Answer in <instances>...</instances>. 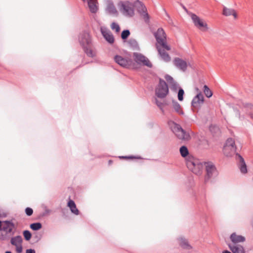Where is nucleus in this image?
<instances>
[{"label": "nucleus", "instance_id": "f257e3e1", "mask_svg": "<svg viewBox=\"0 0 253 253\" xmlns=\"http://www.w3.org/2000/svg\"><path fill=\"white\" fill-rule=\"evenodd\" d=\"M79 41L87 56L94 57L96 56V53L90 48L91 39L88 32L83 31L79 36Z\"/></svg>", "mask_w": 253, "mask_h": 253}, {"label": "nucleus", "instance_id": "f03ea898", "mask_svg": "<svg viewBox=\"0 0 253 253\" xmlns=\"http://www.w3.org/2000/svg\"><path fill=\"white\" fill-rule=\"evenodd\" d=\"M169 125L171 130L179 139L187 141L191 139L189 133L183 129L179 124L171 121L169 122Z\"/></svg>", "mask_w": 253, "mask_h": 253}, {"label": "nucleus", "instance_id": "7ed1b4c3", "mask_svg": "<svg viewBox=\"0 0 253 253\" xmlns=\"http://www.w3.org/2000/svg\"><path fill=\"white\" fill-rule=\"evenodd\" d=\"M204 163L193 157H189L186 159V166L188 169L196 175H200L202 173Z\"/></svg>", "mask_w": 253, "mask_h": 253}, {"label": "nucleus", "instance_id": "20e7f679", "mask_svg": "<svg viewBox=\"0 0 253 253\" xmlns=\"http://www.w3.org/2000/svg\"><path fill=\"white\" fill-rule=\"evenodd\" d=\"M206 169V175L204 181L207 183L211 178H214L218 174V171L215 165L211 162H204Z\"/></svg>", "mask_w": 253, "mask_h": 253}, {"label": "nucleus", "instance_id": "39448f33", "mask_svg": "<svg viewBox=\"0 0 253 253\" xmlns=\"http://www.w3.org/2000/svg\"><path fill=\"white\" fill-rule=\"evenodd\" d=\"M237 147L235 141L232 138H228L223 146V153L227 157H231L234 154L236 155Z\"/></svg>", "mask_w": 253, "mask_h": 253}, {"label": "nucleus", "instance_id": "423d86ee", "mask_svg": "<svg viewBox=\"0 0 253 253\" xmlns=\"http://www.w3.org/2000/svg\"><path fill=\"white\" fill-rule=\"evenodd\" d=\"M169 87L167 83L160 78L159 84L155 89V94L160 98H164L169 93Z\"/></svg>", "mask_w": 253, "mask_h": 253}, {"label": "nucleus", "instance_id": "0eeeda50", "mask_svg": "<svg viewBox=\"0 0 253 253\" xmlns=\"http://www.w3.org/2000/svg\"><path fill=\"white\" fill-rule=\"evenodd\" d=\"M134 61L138 64L141 66H146L149 68L153 67L149 59L141 53L134 52L132 54Z\"/></svg>", "mask_w": 253, "mask_h": 253}, {"label": "nucleus", "instance_id": "6e6552de", "mask_svg": "<svg viewBox=\"0 0 253 253\" xmlns=\"http://www.w3.org/2000/svg\"><path fill=\"white\" fill-rule=\"evenodd\" d=\"M134 6L136 7L138 12L143 17L144 22L147 24H149L150 22V16L147 12L146 6L142 2L137 0L134 2Z\"/></svg>", "mask_w": 253, "mask_h": 253}, {"label": "nucleus", "instance_id": "1a4fd4ad", "mask_svg": "<svg viewBox=\"0 0 253 253\" xmlns=\"http://www.w3.org/2000/svg\"><path fill=\"white\" fill-rule=\"evenodd\" d=\"M118 5L120 7V10L123 11L124 15L129 17H132L134 15V9L129 1L123 2L121 1Z\"/></svg>", "mask_w": 253, "mask_h": 253}, {"label": "nucleus", "instance_id": "9d476101", "mask_svg": "<svg viewBox=\"0 0 253 253\" xmlns=\"http://www.w3.org/2000/svg\"><path fill=\"white\" fill-rule=\"evenodd\" d=\"M204 97L201 92H199L194 97L191 101V106L194 110L198 111L204 103Z\"/></svg>", "mask_w": 253, "mask_h": 253}, {"label": "nucleus", "instance_id": "9b49d317", "mask_svg": "<svg viewBox=\"0 0 253 253\" xmlns=\"http://www.w3.org/2000/svg\"><path fill=\"white\" fill-rule=\"evenodd\" d=\"M114 61L121 66L128 68L132 64L133 61L129 58H125L119 55H116L114 58Z\"/></svg>", "mask_w": 253, "mask_h": 253}, {"label": "nucleus", "instance_id": "f8f14e48", "mask_svg": "<svg viewBox=\"0 0 253 253\" xmlns=\"http://www.w3.org/2000/svg\"><path fill=\"white\" fill-rule=\"evenodd\" d=\"M191 19L197 28L203 31L208 30V27L207 23L204 22L195 14L192 13L191 14Z\"/></svg>", "mask_w": 253, "mask_h": 253}, {"label": "nucleus", "instance_id": "ddd939ff", "mask_svg": "<svg viewBox=\"0 0 253 253\" xmlns=\"http://www.w3.org/2000/svg\"><path fill=\"white\" fill-rule=\"evenodd\" d=\"M235 159L241 173L243 174L246 173L247 172V165L243 157L238 153H236Z\"/></svg>", "mask_w": 253, "mask_h": 253}, {"label": "nucleus", "instance_id": "4468645a", "mask_svg": "<svg viewBox=\"0 0 253 253\" xmlns=\"http://www.w3.org/2000/svg\"><path fill=\"white\" fill-rule=\"evenodd\" d=\"M173 65L179 70L185 72L187 68V62L179 57H175L173 60Z\"/></svg>", "mask_w": 253, "mask_h": 253}, {"label": "nucleus", "instance_id": "2eb2a0df", "mask_svg": "<svg viewBox=\"0 0 253 253\" xmlns=\"http://www.w3.org/2000/svg\"><path fill=\"white\" fill-rule=\"evenodd\" d=\"M165 79L169 84L170 89L174 92L176 91L177 89L179 88V86L178 83L175 81H174L173 78L171 76L168 74H166L165 76Z\"/></svg>", "mask_w": 253, "mask_h": 253}, {"label": "nucleus", "instance_id": "dca6fc26", "mask_svg": "<svg viewBox=\"0 0 253 253\" xmlns=\"http://www.w3.org/2000/svg\"><path fill=\"white\" fill-rule=\"evenodd\" d=\"M2 222L4 225L1 226V231H5L7 234L11 233L15 227L14 223L11 220H4Z\"/></svg>", "mask_w": 253, "mask_h": 253}, {"label": "nucleus", "instance_id": "f3484780", "mask_svg": "<svg viewBox=\"0 0 253 253\" xmlns=\"http://www.w3.org/2000/svg\"><path fill=\"white\" fill-rule=\"evenodd\" d=\"M101 33L105 40L110 44H113L114 42L115 39L113 35L109 30H103L101 29Z\"/></svg>", "mask_w": 253, "mask_h": 253}, {"label": "nucleus", "instance_id": "a211bd4d", "mask_svg": "<svg viewBox=\"0 0 253 253\" xmlns=\"http://www.w3.org/2000/svg\"><path fill=\"white\" fill-rule=\"evenodd\" d=\"M156 46L158 51V48H163V50H164L165 49L167 50H170L171 49L170 46L169 45H168L167 43V39L160 40V41H157Z\"/></svg>", "mask_w": 253, "mask_h": 253}, {"label": "nucleus", "instance_id": "6ab92c4d", "mask_svg": "<svg viewBox=\"0 0 253 253\" xmlns=\"http://www.w3.org/2000/svg\"><path fill=\"white\" fill-rule=\"evenodd\" d=\"M153 35L156 42L160 40L167 39L166 34L162 28H158L156 32H154Z\"/></svg>", "mask_w": 253, "mask_h": 253}, {"label": "nucleus", "instance_id": "aec40b11", "mask_svg": "<svg viewBox=\"0 0 253 253\" xmlns=\"http://www.w3.org/2000/svg\"><path fill=\"white\" fill-rule=\"evenodd\" d=\"M230 239L234 244L244 242L246 240L245 237L242 235H238L236 233H233L230 236Z\"/></svg>", "mask_w": 253, "mask_h": 253}, {"label": "nucleus", "instance_id": "412c9836", "mask_svg": "<svg viewBox=\"0 0 253 253\" xmlns=\"http://www.w3.org/2000/svg\"><path fill=\"white\" fill-rule=\"evenodd\" d=\"M180 246L184 250L189 251L192 247L189 244L187 239L184 237H180L178 239Z\"/></svg>", "mask_w": 253, "mask_h": 253}, {"label": "nucleus", "instance_id": "4be33fe9", "mask_svg": "<svg viewBox=\"0 0 253 253\" xmlns=\"http://www.w3.org/2000/svg\"><path fill=\"white\" fill-rule=\"evenodd\" d=\"M68 207L70 208L71 212L76 215L80 214V211L77 209L75 202L72 200H70L67 203Z\"/></svg>", "mask_w": 253, "mask_h": 253}, {"label": "nucleus", "instance_id": "5701e85b", "mask_svg": "<svg viewBox=\"0 0 253 253\" xmlns=\"http://www.w3.org/2000/svg\"><path fill=\"white\" fill-rule=\"evenodd\" d=\"M127 43L130 48L133 50L139 51L140 50L138 43L134 39H129L127 41Z\"/></svg>", "mask_w": 253, "mask_h": 253}, {"label": "nucleus", "instance_id": "b1692460", "mask_svg": "<svg viewBox=\"0 0 253 253\" xmlns=\"http://www.w3.org/2000/svg\"><path fill=\"white\" fill-rule=\"evenodd\" d=\"M106 12L110 15H117L118 13L113 2H109L106 8Z\"/></svg>", "mask_w": 253, "mask_h": 253}, {"label": "nucleus", "instance_id": "393cba45", "mask_svg": "<svg viewBox=\"0 0 253 253\" xmlns=\"http://www.w3.org/2000/svg\"><path fill=\"white\" fill-rule=\"evenodd\" d=\"M209 129L212 135L214 137H218L221 134V131L218 126L211 125L210 126Z\"/></svg>", "mask_w": 253, "mask_h": 253}, {"label": "nucleus", "instance_id": "a878e982", "mask_svg": "<svg viewBox=\"0 0 253 253\" xmlns=\"http://www.w3.org/2000/svg\"><path fill=\"white\" fill-rule=\"evenodd\" d=\"M223 15L225 16L233 15L235 18L237 17V14L235 10L232 8H228L225 6H223Z\"/></svg>", "mask_w": 253, "mask_h": 253}, {"label": "nucleus", "instance_id": "bb28decb", "mask_svg": "<svg viewBox=\"0 0 253 253\" xmlns=\"http://www.w3.org/2000/svg\"><path fill=\"white\" fill-rule=\"evenodd\" d=\"M158 53L160 57L166 62H169L170 61L171 58L169 54L162 49L158 48Z\"/></svg>", "mask_w": 253, "mask_h": 253}, {"label": "nucleus", "instance_id": "cd10ccee", "mask_svg": "<svg viewBox=\"0 0 253 253\" xmlns=\"http://www.w3.org/2000/svg\"><path fill=\"white\" fill-rule=\"evenodd\" d=\"M87 4L90 12L95 13L98 10L95 2L93 0H87Z\"/></svg>", "mask_w": 253, "mask_h": 253}, {"label": "nucleus", "instance_id": "c85d7f7f", "mask_svg": "<svg viewBox=\"0 0 253 253\" xmlns=\"http://www.w3.org/2000/svg\"><path fill=\"white\" fill-rule=\"evenodd\" d=\"M172 106L174 111L180 115H183L184 112L181 110V106L176 100H172Z\"/></svg>", "mask_w": 253, "mask_h": 253}, {"label": "nucleus", "instance_id": "c756f323", "mask_svg": "<svg viewBox=\"0 0 253 253\" xmlns=\"http://www.w3.org/2000/svg\"><path fill=\"white\" fill-rule=\"evenodd\" d=\"M23 242L22 238L20 235H17L11 238L10 243L11 245L17 246V245L22 244Z\"/></svg>", "mask_w": 253, "mask_h": 253}, {"label": "nucleus", "instance_id": "7c9ffc66", "mask_svg": "<svg viewBox=\"0 0 253 253\" xmlns=\"http://www.w3.org/2000/svg\"><path fill=\"white\" fill-rule=\"evenodd\" d=\"M228 247L233 253H245L244 248L242 246L239 247L236 246L228 245Z\"/></svg>", "mask_w": 253, "mask_h": 253}, {"label": "nucleus", "instance_id": "2f4dec72", "mask_svg": "<svg viewBox=\"0 0 253 253\" xmlns=\"http://www.w3.org/2000/svg\"><path fill=\"white\" fill-rule=\"evenodd\" d=\"M179 152L181 156L183 158H186V157H188L189 153V150L187 147L185 145H183L180 147Z\"/></svg>", "mask_w": 253, "mask_h": 253}, {"label": "nucleus", "instance_id": "473e14b6", "mask_svg": "<svg viewBox=\"0 0 253 253\" xmlns=\"http://www.w3.org/2000/svg\"><path fill=\"white\" fill-rule=\"evenodd\" d=\"M30 228L34 231H38L42 228V224L41 222H34L30 225Z\"/></svg>", "mask_w": 253, "mask_h": 253}, {"label": "nucleus", "instance_id": "72a5a7b5", "mask_svg": "<svg viewBox=\"0 0 253 253\" xmlns=\"http://www.w3.org/2000/svg\"><path fill=\"white\" fill-rule=\"evenodd\" d=\"M130 34V32L129 30L126 29V30H123L121 33L122 39L124 41H125L128 38V37L129 36Z\"/></svg>", "mask_w": 253, "mask_h": 253}, {"label": "nucleus", "instance_id": "f704fd0d", "mask_svg": "<svg viewBox=\"0 0 253 253\" xmlns=\"http://www.w3.org/2000/svg\"><path fill=\"white\" fill-rule=\"evenodd\" d=\"M204 92L208 98H210L212 95V92L207 85L204 86Z\"/></svg>", "mask_w": 253, "mask_h": 253}, {"label": "nucleus", "instance_id": "c9c22d12", "mask_svg": "<svg viewBox=\"0 0 253 253\" xmlns=\"http://www.w3.org/2000/svg\"><path fill=\"white\" fill-rule=\"evenodd\" d=\"M184 91L183 88L179 87L178 90L177 98L179 101H182L184 99Z\"/></svg>", "mask_w": 253, "mask_h": 253}, {"label": "nucleus", "instance_id": "e433bc0d", "mask_svg": "<svg viewBox=\"0 0 253 253\" xmlns=\"http://www.w3.org/2000/svg\"><path fill=\"white\" fill-rule=\"evenodd\" d=\"M23 235L24 239L27 241H29L32 238V233L28 230H24L23 231Z\"/></svg>", "mask_w": 253, "mask_h": 253}, {"label": "nucleus", "instance_id": "4c0bfd02", "mask_svg": "<svg viewBox=\"0 0 253 253\" xmlns=\"http://www.w3.org/2000/svg\"><path fill=\"white\" fill-rule=\"evenodd\" d=\"M111 28L113 30L115 31L116 33H119L120 31V27L119 25L116 22H113L111 24Z\"/></svg>", "mask_w": 253, "mask_h": 253}, {"label": "nucleus", "instance_id": "58836bf2", "mask_svg": "<svg viewBox=\"0 0 253 253\" xmlns=\"http://www.w3.org/2000/svg\"><path fill=\"white\" fill-rule=\"evenodd\" d=\"M119 158L120 159H142V158L140 156H120Z\"/></svg>", "mask_w": 253, "mask_h": 253}, {"label": "nucleus", "instance_id": "ea45409f", "mask_svg": "<svg viewBox=\"0 0 253 253\" xmlns=\"http://www.w3.org/2000/svg\"><path fill=\"white\" fill-rule=\"evenodd\" d=\"M26 214L28 216H31L33 213V210L31 208L27 207L25 210Z\"/></svg>", "mask_w": 253, "mask_h": 253}, {"label": "nucleus", "instance_id": "a19ab883", "mask_svg": "<svg viewBox=\"0 0 253 253\" xmlns=\"http://www.w3.org/2000/svg\"><path fill=\"white\" fill-rule=\"evenodd\" d=\"M155 103L157 105V106L163 112V103L159 101L157 98L155 99Z\"/></svg>", "mask_w": 253, "mask_h": 253}, {"label": "nucleus", "instance_id": "79ce46f5", "mask_svg": "<svg viewBox=\"0 0 253 253\" xmlns=\"http://www.w3.org/2000/svg\"><path fill=\"white\" fill-rule=\"evenodd\" d=\"M16 247V251L17 253H21L22 252L23 248L22 244L17 245Z\"/></svg>", "mask_w": 253, "mask_h": 253}, {"label": "nucleus", "instance_id": "37998d69", "mask_svg": "<svg viewBox=\"0 0 253 253\" xmlns=\"http://www.w3.org/2000/svg\"><path fill=\"white\" fill-rule=\"evenodd\" d=\"M245 107H246L248 109V111L250 112H253V105L251 103H247L245 105Z\"/></svg>", "mask_w": 253, "mask_h": 253}, {"label": "nucleus", "instance_id": "c03bdc74", "mask_svg": "<svg viewBox=\"0 0 253 253\" xmlns=\"http://www.w3.org/2000/svg\"><path fill=\"white\" fill-rule=\"evenodd\" d=\"M233 108L236 116L238 117L239 119H241L240 113L238 108L235 107H233Z\"/></svg>", "mask_w": 253, "mask_h": 253}, {"label": "nucleus", "instance_id": "a18cd8bd", "mask_svg": "<svg viewBox=\"0 0 253 253\" xmlns=\"http://www.w3.org/2000/svg\"><path fill=\"white\" fill-rule=\"evenodd\" d=\"M50 212V210L48 209H46L45 211L42 213V216H45L48 215Z\"/></svg>", "mask_w": 253, "mask_h": 253}, {"label": "nucleus", "instance_id": "49530a36", "mask_svg": "<svg viewBox=\"0 0 253 253\" xmlns=\"http://www.w3.org/2000/svg\"><path fill=\"white\" fill-rule=\"evenodd\" d=\"M26 253H36V251L33 249H28L26 250Z\"/></svg>", "mask_w": 253, "mask_h": 253}, {"label": "nucleus", "instance_id": "de8ad7c7", "mask_svg": "<svg viewBox=\"0 0 253 253\" xmlns=\"http://www.w3.org/2000/svg\"><path fill=\"white\" fill-rule=\"evenodd\" d=\"M248 115L250 117V118L253 120V112H249Z\"/></svg>", "mask_w": 253, "mask_h": 253}, {"label": "nucleus", "instance_id": "09e8293b", "mask_svg": "<svg viewBox=\"0 0 253 253\" xmlns=\"http://www.w3.org/2000/svg\"><path fill=\"white\" fill-rule=\"evenodd\" d=\"M222 253H232L228 250H224L222 252Z\"/></svg>", "mask_w": 253, "mask_h": 253}, {"label": "nucleus", "instance_id": "8fccbe9b", "mask_svg": "<svg viewBox=\"0 0 253 253\" xmlns=\"http://www.w3.org/2000/svg\"><path fill=\"white\" fill-rule=\"evenodd\" d=\"M2 223H3L2 221L0 220V231H1V226H2Z\"/></svg>", "mask_w": 253, "mask_h": 253}, {"label": "nucleus", "instance_id": "3c124183", "mask_svg": "<svg viewBox=\"0 0 253 253\" xmlns=\"http://www.w3.org/2000/svg\"><path fill=\"white\" fill-rule=\"evenodd\" d=\"M112 163H113V161L112 160H109L108 161V164L109 165H111L112 164Z\"/></svg>", "mask_w": 253, "mask_h": 253}, {"label": "nucleus", "instance_id": "603ef678", "mask_svg": "<svg viewBox=\"0 0 253 253\" xmlns=\"http://www.w3.org/2000/svg\"><path fill=\"white\" fill-rule=\"evenodd\" d=\"M182 6L183 7V8L185 10V11H187V9L186 8V7L183 5H182Z\"/></svg>", "mask_w": 253, "mask_h": 253}, {"label": "nucleus", "instance_id": "864d4df0", "mask_svg": "<svg viewBox=\"0 0 253 253\" xmlns=\"http://www.w3.org/2000/svg\"><path fill=\"white\" fill-rule=\"evenodd\" d=\"M3 239V235L2 234H0V239Z\"/></svg>", "mask_w": 253, "mask_h": 253}, {"label": "nucleus", "instance_id": "5fc2aeb1", "mask_svg": "<svg viewBox=\"0 0 253 253\" xmlns=\"http://www.w3.org/2000/svg\"><path fill=\"white\" fill-rule=\"evenodd\" d=\"M5 253H12L11 251H7L5 252Z\"/></svg>", "mask_w": 253, "mask_h": 253}, {"label": "nucleus", "instance_id": "6e6d98bb", "mask_svg": "<svg viewBox=\"0 0 253 253\" xmlns=\"http://www.w3.org/2000/svg\"><path fill=\"white\" fill-rule=\"evenodd\" d=\"M166 15H167V16L169 18V15L167 12H166Z\"/></svg>", "mask_w": 253, "mask_h": 253}, {"label": "nucleus", "instance_id": "4d7b16f0", "mask_svg": "<svg viewBox=\"0 0 253 253\" xmlns=\"http://www.w3.org/2000/svg\"><path fill=\"white\" fill-rule=\"evenodd\" d=\"M196 90H197V91H198V90H199V89H198V88H196Z\"/></svg>", "mask_w": 253, "mask_h": 253}, {"label": "nucleus", "instance_id": "13d9d810", "mask_svg": "<svg viewBox=\"0 0 253 253\" xmlns=\"http://www.w3.org/2000/svg\"><path fill=\"white\" fill-rule=\"evenodd\" d=\"M83 1H85V0H82Z\"/></svg>", "mask_w": 253, "mask_h": 253}]
</instances>
